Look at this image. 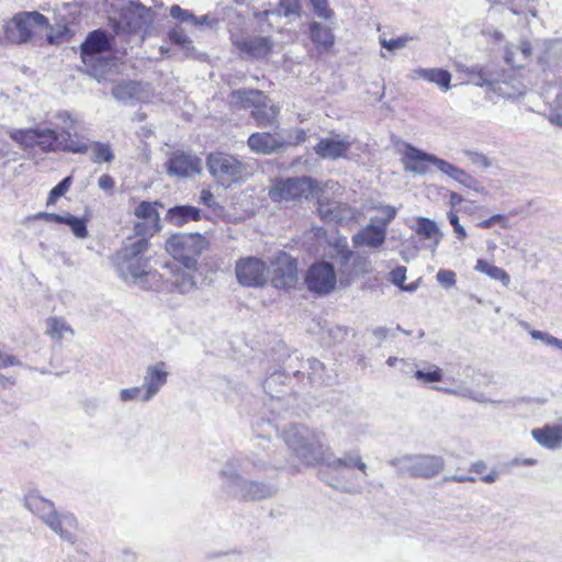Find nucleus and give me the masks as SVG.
<instances>
[{
	"label": "nucleus",
	"instance_id": "1",
	"mask_svg": "<svg viewBox=\"0 0 562 562\" xmlns=\"http://www.w3.org/2000/svg\"><path fill=\"white\" fill-rule=\"evenodd\" d=\"M11 138L24 149L37 147L43 153H72L86 154V142L72 138L69 131H56L47 126L37 125L32 128L16 130L11 133Z\"/></svg>",
	"mask_w": 562,
	"mask_h": 562
},
{
	"label": "nucleus",
	"instance_id": "2",
	"mask_svg": "<svg viewBox=\"0 0 562 562\" xmlns=\"http://www.w3.org/2000/svg\"><path fill=\"white\" fill-rule=\"evenodd\" d=\"M249 471L236 461H227L221 472L222 490L227 495L240 501H261L276 495L278 488L267 482L249 480L243 476Z\"/></svg>",
	"mask_w": 562,
	"mask_h": 562
},
{
	"label": "nucleus",
	"instance_id": "3",
	"mask_svg": "<svg viewBox=\"0 0 562 562\" xmlns=\"http://www.w3.org/2000/svg\"><path fill=\"white\" fill-rule=\"evenodd\" d=\"M24 506L36 515L59 538L70 544L78 541V520L69 512L58 513L52 501L41 496L38 492L31 491L24 496Z\"/></svg>",
	"mask_w": 562,
	"mask_h": 562
},
{
	"label": "nucleus",
	"instance_id": "4",
	"mask_svg": "<svg viewBox=\"0 0 562 562\" xmlns=\"http://www.w3.org/2000/svg\"><path fill=\"white\" fill-rule=\"evenodd\" d=\"M85 71L99 82L106 80L116 66L112 55V37L99 29L90 32L80 47Z\"/></svg>",
	"mask_w": 562,
	"mask_h": 562
},
{
	"label": "nucleus",
	"instance_id": "5",
	"mask_svg": "<svg viewBox=\"0 0 562 562\" xmlns=\"http://www.w3.org/2000/svg\"><path fill=\"white\" fill-rule=\"evenodd\" d=\"M148 247L149 243L145 239H136L111 256V262L120 278L137 282L148 274V259L144 257Z\"/></svg>",
	"mask_w": 562,
	"mask_h": 562
},
{
	"label": "nucleus",
	"instance_id": "6",
	"mask_svg": "<svg viewBox=\"0 0 562 562\" xmlns=\"http://www.w3.org/2000/svg\"><path fill=\"white\" fill-rule=\"evenodd\" d=\"M472 83L479 87H486L498 95L506 99H515L526 93L527 88L522 81L514 75H503L499 78L498 72L492 66H481L479 64L467 68Z\"/></svg>",
	"mask_w": 562,
	"mask_h": 562
},
{
	"label": "nucleus",
	"instance_id": "7",
	"mask_svg": "<svg viewBox=\"0 0 562 562\" xmlns=\"http://www.w3.org/2000/svg\"><path fill=\"white\" fill-rule=\"evenodd\" d=\"M206 167L215 182L224 188L245 182L251 175L247 164L231 154L222 151L209 154Z\"/></svg>",
	"mask_w": 562,
	"mask_h": 562
},
{
	"label": "nucleus",
	"instance_id": "8",
	"mask_svg": "<svg viewBox=\"0 0 562 562\" xmlns=\"http://www.w3.org/2000/svg\"><path fill=\"white\" fill-rule=\"evenodd\" d=\"M285 445L305 464L319 463L323 458V445L317 435L300 424L289 425L282 432Z\"/></svg>",
	"mask_w": 562,
	"mask_h": 562
},
{
	"label": "nucleus",
	"instance_id": "9",
	"mask_svg": "<svg viewBox=\"0 0 562 562\" xmlns=\"http://www.w3.org/2000/svg\"><path fill=\"white\" fill-rule=\"evenodd\" d=\"M207 247V239L199 233L173 234L166 241V250L190 270H196L198 260Z\"/></svg>",
	"mask_w": 562,
	"mask_h": 562
},
{
	"label": "nucleus",
	"instance_id": "10",
	"mask_svg": "<svg viewBox=\"0 0 562 562\" xmlns=\"http://www.w3.org/2000/svg\"><path fill=\"white\" fill-rule=\"evenodd\" d=\"M390 464L397 468L400 474L431 479L442 471L445 460L442 457L434 454H407L391 460Z\"/></svg>",
	"mask_w": 562,
	"mask_h": 562
},
{
	"label": "nucleus",
	"instance_id": "11",
	"mask_svg": "<svg viewBox=\"0 0 562 562\" xmlns=\"http://www.w3.org/2000/svg\"><path fill=\"white\" fill-rule=\"evenodd\" d=\"M47 26L48 19L40 12H20L5 25V36L12 43L22 44L32 37L36 29L43 30Z\"/></svg>",
	"mask_w": 562,
	"mask_h": 562
},
{
	"label": "nucleus",
	"instance_id": "12",
	"mask_svg": "<svg viewBox=\"0 0 562 562\" xmlns=\"http://www.w3.org/2000/svg\"><path fill=\"white\" fill-rule=\"evenodd\" d=\"M236 279L243 286L262 288L268 282V267L258 257H244L236 261Z\"/></svg>",
	"mask_w": 562,
	"mask_h": 562
},
{
	"label": "nucleus",
	"instance_id": "13",
	"mask_svg": "<svg viewBox=\"0 0 562 562\" xmlns=\"http://www.w3.org/2000/svg\"><path fill=\"white\" fill-rule=\"evenodd\" d=\"M337 283V274L331 263L319 262L313 265L306 274V284L310 291L326 295L330 293Z\"/></svg>",
	"mask_w": 562,
	"mask_h": 562
},
{
	"label": "nucleus",
	"instance_id": "14",
	"mask_svg": "<svg viewBox=\"0 0 562 562\" xmlns=\"http://www.w3.org/2000/svg\"><path fill=\"white\" fill-rule=\"evenodd\" d=\"M165 166L170 177L190 178L201 172L202 160L191 153L176 150L171 153Z\"/></svg>",
	"mask_w": 562,
	"mask_h": 562
},
{
	"label": "nucleus",
	"instance_id": "15",
	"mask_svg": "<svg viewBox=\"0 0 562 562\" xmlns=\"http://www.w3.org/2000/svg\"><path fill=\"white\" fill-rule=\"evenodd\" d=\"M296 281V261L282 251L272 262L271 284L276 289H291L294 288Z\"/></svg>",
	"mask_w": 562,
	"mask_h": 562
},
{
	"label": "nucleus",
	"instance_id": "16",
	"mask_svg": "<svg viewBox=\"0 0 562 562\" xmlns=\"http://www.w3.org/2000/svg\"><path fill=\"white\" fill-rule=\"evenodd\" d=\"M317 211L326 223L342 224L355 217V213L348 204L325 198L318 199Z\"/></svg>",
	"mask_w": 562,
	"mask_h": 562
},
{
	"label": "nucleus",
	"instance_id": "17",
	"mask_svg": "<svg viewBox=\"0 0 562 562\" xmlns=\"http://www.w3.org/2000/svg\"><path fill=\"white\" fill-rule=\"evenodd\" d=\"M168 376L169 372L166 370V363L164 361L147 367L142 385L144 389L142 402L153 400L167 383Z\"/></svg>",
	"mask_w": 562,
	"mask_h": 562
},
{
	"label": "nucleus",
	"instance_id": "18",
	"mask_svg": "<svg viewBox=\"0 0 562 562\" xmlns=\"http://www.w3.org/2000/svg\"><path fill=\"white\" fill-rule=\"evenodd\" d=\"M432 154H428L412 144L406 143L401 162L405 171L418 176H425L428 172V165H432Z\"/></svg>",
	"mask_w": 562,
	"mask_h": 562
},
{
	"label": "nucleus",
	"instance_id": "19",
	"mask_svg": "<svg viewBox=\"0 0 562 562\" xmlns=\"http://www.w3.org/2000/svg\"><path fill=\"white\" fill-rule=\"evenodd\" d=\"M311 191L312 183L310 178H289L277 186L273 198L285 201L296 200L301 198H307Z\"/></svg>",
	"mask_w": 562,
	"mask_h": 562
},
{
	"label": "nucleus",
	"instance_id": "20",
	"mask_svg": "<svg viewBox=\"0 0 562 562\" xmlns=\"http://www.w3.org/2000/svg\"><path fill=\"white\" fill-rule=\"evenodd\" d=\"M350 147L351 142L348 136L335 135L322 138L314 147V151L323 159L336 160L345 157Z\"/></svg>",
	"mask_w": 562,
	"mask_h": 562
},
{
	"label": "nucleus",
	"instance_id": "21",
	"mask_svg": "<svg viewBox=\"0 0 562 562\" xmlns=\"http://www.w3.org/2000/svg\"><path fill=\"white\" fill-rule=\"evenodd\" d=\"M247 144L251 151L259 155H271L284 148L283 137H280L277 132L252 133Z\"/></svg>",
	"mask_w": 562,
	"mask_h": 562
},
{
	"label": "nucleus",
	"instance_id": "22",
	"mask_svg": "<svg viewBox=\"0 0 562 562\" xmlns=\"http://www.w3.org/2000/svg\"><path fill=\"white\" fill-rule=\"evenodd\" d=\"M262 451H251L245 459H231L229 461H236L239 464L246 467V469L249 471V474L252 473H260L265 470H267L269 467H279L277 464V459L274 457V450L270 448L263 449L262 447H257Z\"/></svg>",
	"mask_w": 562,
	"mask_h": 562
},
{
	"label": "nucleus",
	"instance_id": "23",
	"mask_svg": "<svg viewBox=\"0 0 562 562\" xmlns=\"http://www.w3.org/2000/svg\"><path fill=\"white\" fill-rule=\"evenodd\" d=\"M319 463H324L333 472H339L344 469H358L362 474L367 475L368 465L357 450L347 451L341 457H325L323 454Z\"/></svg>",
	"mask_w": 562,
	"mask_h": 562
},
{
	"label": "nucleus",
	"instance_id": "24",
	"mask_svg": "<svg viewBox=\"0 0 562 562\" xmlns=\"http://www.w3.org/2000/svg\"><path fill=\"white\" fill-rule=\"evenodd\" d=\"M121 18L122 22L132 32H140L151 22L150 10L142 4H131L123 9Z\"/></svg>",
	"mask_w": 562,
	"mask_h": 562
},
{
	"label": "nucleus",
	"instance_id": "25",
	"mask_svg": "<svg viewBox=\"0 0 562 562\" xmlns=\"http://www.w3.org/2000/svg\"><path fill=\"white\" fill-rule=\"evenodd\" d=\"M533 440L544 449L559 450L562 448V427L546 424L531 430Z\"/></svg>",
	"mask_w": 562,
	"mask_h": 562
},
{
	"label": "nucleus",
	"instance_id": "26",
	"mask_svg": "<svg viewBox=\"0 0 562 562\" xmlns=\"http://www.w3.org/2000/svg\"><path fill=\"white\" fill-rule=\"evenodd\" d=\"M385 237L386 228L383 225L369 224L352 236V243L356 247L378 248L383 245Z\"/></svg>",
	"mask_w": 562,
	"mask_h": 562
},
{
	"label": "nucleus",
	"instance_id": "27",
	"mask_svg": "<svg viewBox=\"0 0 562 562\" xmlns=\"http://www.w3.org/2000/svg\"><path fill=\"white\" fill-rule=\"evenodd\" d=\"M239 50L252 58L266 57L272 49V42L269 37L251 36L236 43Z\"/></svg>",
	"mask_w": 562,
	"mask_h": 562
},
{
	"label": "nucleus",
	"instance_id": "28",
	"mask_svg": "<svg viewBox=\"0 0 562 562\" xmlns=\"http://www.w3.org/2000/svg\"><path fill=\"white\" fill-rule=\"evenodd\" d=\"M254 447L268 449L271 447V438L277 436L278 428L269 419L259 418L252 423Z\"/></svg>",
	"mask_w": 562,
	"mask_h": 562
},
{
	"label": "nucleus",
	"instance_id": "29",
	"mask_svg": "<svg viewBox=\"0 0 562 562\" xmlns=\"http://www.w3.org/2000/svg\"><path fill=\"white\" fill-rule=\"evenodd\" d=\"M266 100L265 94L260 90H234L229 94V102L236 109H255L258 104Z\"/></svg>",
	"mask_w": 562,
	"mask_h": 562
},
{
	"label": "nucleus",
	"instance_id": "30",
	"mask_svg": "<svg viewBox=\"0 0 562 562\" xmlns=\"http://www.w3.org/2000/svg\"><path fill=\"white\" fill-rule=\"evenodd\" d=\"M201 218V210L192 205H176L167 211L165 220L173 225L182 226L190 221Z\"/></svg>",
	"mask_w": 562,
	"mask_h": 562
},
{
	"label": "nucleus",
	"instance_id": "31",
	"mask_svg": "<svg viewBox=\"0 0 562 562\" xmlns=\"http://www.w3.org/2000/svg\"><path fill=\"white\" fill-rule=\"evenodd\" d=\"M279 111L272 105H268L266 100L261 101L258 106L251 110V115L259 127L279 128L277 116Z\"/></svg>",
	"mask_w": 562,
	"mask_h": 562
},
{
	"label": "nucleus",
	"instance_id": "32",
	"mask_svg": "<svg viewBox=\"0 0 562 562\" xmlns=\"http://www.w3.org/2000/svg\"><path fill=\"white\" fill-rule=\"evenodd\" d=\"M311 41L325 50L330 49L335 44V35L330 27L323 25L319 22H312L310 24Z\"/></svg>",
	"mask_w": 562,
	"mask_h": 562
},
{
	"label": "nucleus",
	"instance_id": "33",
	"mask_svg": "<svg viewBox=\"0 0 562 562\" xmlns=\"http://www.w3.org/2000/svg\"><path fill=\"white\" fill-rule=\"evenodd\" d=\"M414 72L417 77L436 83L445 91L450 89L451 74L448 70L441 68H418Z\"/></svg>",
	"mask_w": 562,
	"mask_h": 562
},
{
	"label": "nucleus",
	"instance_id": "34",
	"mask_svg": "<svg viewBox=\"0 0 562 562\" xmlns=\"http://www.w3.org/2000/svg\"><path fill=\"white\" fill-rule=\"evenodd\" d=\"M171 285L176 291L181 294H187L196 288V276L195 270H177L173 272L171 278Z\"/></svg>",
	"mask_w": 562,
	"mask_h": 562
},
{
	"label": "nucleus",
	"instance_id": "35",
	"mask_svg": "<svg viewBox=\"0 0 562 562\" xmlns=\"http://www.w3.org/2000/svg\"><path fill=\"white\" fill-rule=\"evenodd\" d=\"M290 380L289 374L283 371L272 372L263 382L265 392L270 395L271 398H281L283 393L282 387Z\"/></svg>",
	"mask_w": 562,
	"mask_h": 562
},
{
	"label": "nucleus",
	"instance_id": "36",
	"mask_svg": "<svg viewBox=\"0 0 562 562\" xmlns=\"http://www.w3.org/2000/svg\"><path fill=\"white\" fill-rule=\"evenodd\" d=\"M168 37L172 44L179 46L184 52L187 57L196 58V52L193 43L182 27L179 25L172 27L168 32Z\"/></svg>",
	"mask_w": 562,
	"mask_h": 562
},
{
	"label": "nucleus",
	"instance_id": "37",
	"mask_svg": "<svg viewBox=\"0 0 562 562\" xmlns=\"http://www.w3.org/2000/svg\"><path fill=\"white\" fill-rule=\"evenodd\" d=\"M474 269L488 276L493 280L499 281L504 286H508L510 283V277L504 269L491 265L484 259H479Z\"/></svg>",
	"mask_w": 562,
	"mask_h": 562
},
{
	"label": "nucleus",
	"instance_id": "38",
	"mask_svg": "<svg viewBox=\"0 0 562 562\" xmlns=\"http://www.w3.org/2000/svg\"><path fill=\"white\" fill-rule=\"evenodd\" d=\"M305 364L307 366L308 381L311 384H329L330 376L325 375V367L319 360L310 358L305 361Z\"/></svg>",
	"mask_w": 562,
	"mask_h": 562
},
{
	"label": "nucleus",
	"instance_id": "39",
	"mask_svg": "<svg viewBox=\"0 0 562 562\" xmlns=\"http://www.w3.org/2000/svg\"><path fill=\"white\" fill-rule=\"evenodd\" d=\"M531 45L529 42H521L519 46L513 49H507L505 60L513 67H522L524 61H527L531 56Z\"/></svg>",
	"mask_w": 562,
	"mask_h": 562
},
{
	"label": "nucleus",
	"instance_id": "40",
	"mask_svg": "<svg viewBox=\"0 0 562 562\" xmlns=\"http://www.w3.org/2000/svg\"><path fill=\"white\" fill-rule=\"evenodd\" d=\"M88 150H91V161L95 164L111 162L114 160V153L109 143L92 142L86 143Z\"/></svg>",
	"mask_w": 562,
	"mask_h": 562
},
{
	"label": "nucleus",
	"instance_id": "41",
	"mask_svg": "<svg viewBox=\"0 0 562 562\" xmlns=\"http://www.w3.org/2000/svg\"><path fill=\"white\" fill-rule=\"evenodd\" d=\"M416 233L426 239H435L436 244L439 243L441 237L438 225L428 217H419L417 220Z\"/></svg>",
	"mask_w": 562,
	"mask_h": 562
},
{
	"label": "nucleus",
	"instance_id": "42",
	"mask_svg": "<svg viewBox=\"0 0 562 562\" xmlns=\"http://www.w3.org/2000/svg\"><path fill=\"white\" fill-rule=\"evenodd\" d=\"M138 86L134 81H123L112 88V95L119 101H128L135 98Z\"/></svg>",
	"mask_w": 562,
	"mask_h": 562
},
{
	"label": "nucleus",
	"instance_id": "43",
	"mask_svg": "<svg viewBox=\"0 0 562 562\" xmlns=\"http://www.w3.org/2000/svg\"><path fill=\"white\" fill-rule=\"evenodd\" d=\"M159 231L160 221L144 220L143 222H138L134 225V232L137 239H145L146 243H149L148 238Z\"/></svg>",
	"mask_w": 562,
	"mask_h": 562
},
{
	"label": "nucleus",
	"instance_id": "44",
	"mask_svg": "<svg viewBox=\"0 0 562 562\" xmlns=\"http://www.w3.org/2000/svg\"><path fill=\"white\" fill-rule=\"evenodd\" d=\"M342 258H344V266L346 268H348L349 263H351L353 270H358V276L360 273H366L369 271L370 262H369L368 258L362 257L358 254H355L350 250L344 251Z\"/></svg>",
	"mask_w": 562,
	"mask_h": 562
},
{
	"label": "nucleus",
	"instance_id": "45",
	"mask_svg": "<svg viewBox=\"0 0 562 562\" xmlns=\"http://www.w3.org/2000/svg\"><path fill=\"white\" fill-rule=\"evenodd\" d=\"M66 333L72 334L71 327L60 318H49L47 321V334L56 340L64 338Z\"/></svg>",
	"mask_w": 562,
	"mask_h": 562
},
{
	"label": "nucleus",
	"instance_id": "46",
	"mask_svg": "<svg viewBox=\"0 0 562 562\" xmlns=\"http://www.w3.org/2000/svg\"><path fill=\"white\" fill-rule=\"evenodd\" d=\"M61 224L68 225L74 235L78 238H86L88 236L87 222L83 218L67 213L64 215Z\"/></svg>",
	"mask_w": 562,
	"mask_h": 562
},
{
	"label": "nucleus",
	"instance_id": "47",
	"mask_svg": "<svg viewBox=\"0 0 562 562\" xmlns=\"http://www.w3.org/2000/svg\"><path fill=\"white\" fill-rule=\"evenodd\" d=\"M157 203L142 201L135 209V216L142 220L160 221L159 214L156 210Z\"/></svg>",
	"mask_w": 562,
	"mask_h": 562
},
{
	"label": "nucleus",
	"instance_id": "48",
	"mask_svg": "<svg viewBox=\"0 0 562 562\" xmlns=\"http://www.w3.org/2000/svg\"><path fill=\"white\" fill-rule=\"evenodd\" d=\"M72 183V177L68 176L64 178L58 184H56L48 193L47 205H53L56 201L61 198L70 188Z\"/></svg>",
	"mask_w": 562,
	"mask_h": 562
},
{
	"label": "nucleus",
	"instance_id": "49",
	"mask_svg": "<svg viewBox=\"0 0 562 562\" xmlns=\"http://www.w3.org/2000/svg\"><path fill=\"white\" fill-rule=\"evenodd\" d=\"M452 179L460 183L461 186H463L464 188H468L475 192L483 191V188L480 184V182L461 168L458 169V173H456V176H453Z\"/></svg>",
	"mask_w": 562,
	"mask_h": 562
},
{
	"label": "nucleus",
	"instance_id": "50",
	"mask_svg": "<svg viewBox=\"0 0 562 562\" xmlns=\"http://www.w3.org/2000/svg\"><path fill=\"white\" fill-rule=\"evenodd\" d=\"M548 119L552 124L562 127V90L557 93L551 104Z\"/></svg>",
	"mask_w": 562,
	"mask_h": 562
},
{
	"label": "nucleus",
	"instance_id": "51",
	"mask_svg": "<svg viewBox=\"0 0 562 562\" xmlns=\"http://www.w3.org/2000/svg\"><path fill=\"white\" fill-rule=\"evenodd\" d=\"M358 276V270H353L352 265L349 263V267L346 268L344 266V258L342 255L340 256V269H339V277L338 282L341 288H348L355 278Z\"/></svg>",
	"mask_w": 562,
	"mask_h": 562
},
{
	"label": "nucleus",
	"instance_id": "52",
	"mask_svg": "<svg viewBox=\"0 0 562 562\" xmlns=\"http://www.w3.org/2000/svg\"><path fill=\"white\" fill-rule=\"evenodd\" d=\"M413 40L409 35H402L396 38L386 40L384 37H380V44L383 48L395 52L397 49H401L405 47L411 41Z\"/></svg>",
	"mask_w": 562,
	"mask_h": 562
},
{
	"label": "nucleus",
	"instance_id": "53",
	"mask_svg": "<svg viewBox=\"0 0 562 562\" xmlns=\"http://www.w3.org/2000/svg\"><path fill=\"white\" fill-rule=\"evenodd\" d=\"M300 0H280L276 12L284 16L300 15Z\"/></svg>",
	"mask_w": 562,
	"mask_h": 562
},
{
	"label": "nucleus",
	"instance_id": "54",
	"mask_svg": "<svg viewBox=\"0 0 562 562\" xmlns=\"http://www.w3.org/2000/svg\"><path fill=\"white\" fill-rule=\"evenodd\" d=\"M434 370L430 371H424V370H417L414 373V376L424 383H432V382H439L442 380V370L436 366H432Z\"/></svg>",
	"mask_w": 562,
	"mask_h": 562
},
{
	"label": "nucleus",
	"instance_id": "55",
	"mask_svg": "<svg viewBox=\"0 0 562 562\" xmlns=\"http://www.w3.org/2000/svg\"><path fill=\"white\" fill-rule=\"evenodd\" d=\"M311 5L314 14L319 19L329 20L334 15L333 11L328 8V0H311Z\"/></svg>",
	"mask_w": 562,
	"mask_h": 562
},
{
	"label": "nucleus",
	"instance_id": "56",
	"mask_svg": "<svg viewBox=\"0 0 562 562\" xmlns=\"http://www.w3.org/2000/svg\"><path fill=\"white\" fill-rule=\"evenodd\" d=\"M170 16L181 23H193L195 15L190 10L182 9L180 5L175 4L170 8Z\"/></svg>",
	"mask_w": 562,
	"mask_h": 562
},
{
	"label": "nucleus",
	"instance_id": "57",
	"mask_svg": "<svg viewBox=\"0 0 562 562\" xmlns=\"http://www.w3.org/2000/svg\"><path fill=\"white\" fill-rule=\"evenodd\" d=\"M432 165L443 175L452 179L458 173L459 167L434 155Z\"/></svg>",
	"mask_w": 562,
	"mask_h": 562
},
{
	"label": "nucleus",
	"instance_id": "58",
	"mask_svg": "<svg viewBox=\"0 0 562 562\" xmlns=\"http://www.w3.org/2000/svg\"><path fill=\"white\" fill-rule=\"evenodd\" d=\"M306 132L302 128H295L288 134L286 138H283L284 147L296 146L306 140Z\"/></svg>",
	"mask_w": 562,
	"mask_h": 562
},
{
	"label": "nucleus",
	"instance_id": "59",
	"mask_svg": "<svg viewBox=\"0 0 562 562\" xmlns=\"http://www.w3.org/2000/svg\"><path fill=\"white\" fill-rule=\"evenodd\" d=\"M144 394V389L142 386H133L127 389H122L120 392L121 402H130L134 400H140Z\"/></svg>",
	"mask_w": 562,
	"mask_h": 562
},
{
	"label": "nucleus",
	"instance_id": "60",
	"mask_svg": "<svg viewBox=\"0 0 562 562\" xmlns=\"http://www.w3.org/2000/svg\"><path fill=\"white\" fill-rule=\"evenodd\" d=\"M436 279L445 288H452L457 283V276L452 270H439L436 276Z\"/></svg>",
	"mask_w": 562,
	"mask_h": 562
},
{
	"label": "nucleus",
	"instance_id": "61",
	"mask_svg": "<svg viewBox=\"0 0 562 562\" xmlns=\"http://www.w3.org/2000/svg\"><path fill=\"white\" fill-rule=\"evenodd\" d=\"M55 117L63 123L60 131H69L71 133V130L75 128L76 119L68 111H59Z\"/></svg>",
	"mask_w": 562,
	"mask_h": 562
},
{
	"label": "nucleus",
	"instance_id": "62",
	"mask_svg": "<svg viewBox=\"0 0 562 562\" xmlns=\"http://www.w3.org/2000/svg\"><path fill=\"white\" fill-rule=\"evenodd\" d=\"M336 490L350 493V494H357L361 492V486L356 483H350L347 481H340L338 477L336 479V483L330 484Z\"/></svg>",
	"mask_w": 562,
	"mask_h": 562
},
{
	"label": "nucleus",
	"instance_id": "63",
	"mask_svg": "<svg viewBox=\"0 0 562 562\" xmlns=\"http://www.w3.org/2000/svg\"><path fill=\"white\" fill-rule=\"evenodd\" d=\"M467 156L469 157L473 165H477L483 168H490L492 165L491 160L482 153L467 151Z\"/></svg>",
	"mask_w": 562,
	"mask_h": 562
},
{
	"label": "nucleus",
	"instance_id": "64",
	"mask_svg": "<svg viewBox=\"0 0 562 562\" xmlns=\"http://www.w3.org/2000/svg\"><path fill=\"white\" fill-rule=\"evenodd\" d=\"M406 280V268L403 266L396 267L391 271V281L397 285L403 286Z\"/></svg>",
	"mask_w": 562,
	"mask_h": 562
}]
</instances>
